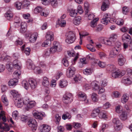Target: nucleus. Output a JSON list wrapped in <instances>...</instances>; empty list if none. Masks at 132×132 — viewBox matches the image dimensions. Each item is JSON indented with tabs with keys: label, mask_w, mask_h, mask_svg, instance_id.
<instances>
[{
	"label": "nucleus",
	"mask_w": 132,
	"mask_h": 132,
	"mask_svg": "<svg viewBox=\"0 0 132 132\" xmlns=\"http://www.w3.org/2000/svg\"><path fill=\"white\" fill-rule=\"evenodd\" d=\"M118 44H116L114 47L112 48L110 53V56L111 57H114L121 51V43L118 42Z\"/></svg>",
	"instance_id": "nucleus-1"
},
{
	"label": "nucleus",
	"mask_w": 132,
	"mask_h": 132,
	"mask_svg": "<svg viewBox=\"0 0 132 132\" xmlns=\"http://www.w3.org/2000/svg\"><path fill=\"white\" fill-rule=\"evenodd\" d=\"M27 68L29 69L34 70L35 72L37 73H39L41 72V70L38 67H35V65L32 63V61L30 59H28L27 61Z\"/></svg>",
	"instance_id": "nucleus-2"
},
{
	"label": "nucleus",
	"mask_w": 132,
	"mask_h": 132,
	"mask_svg": "<svg viewBox=\"0 0 132 132\" xmlns=\"http://www.w3.org/2000/svg\"><path fill=\"white\" fill-rule=\"evenodd\" d=\"M115 22V20L112 18H110V16L108 14H105L103 16V18L101 20V22L104 24L106 25L110 22L113 23Z\"/></svg>",
	"instance_id": "nucleus-3"
},
{
	"label": "nucleus",
	"mask_w": 132,
	"mask_h": 132,
	"mask_svg": "<svg viewBox=\"0 0 132 132\" xmlns=\"http://www.w3.org/2000/svg\"><path fill=\"white\" fill-rule=\"evenodd\" d=\"M73 96L72 94L67 93L63 95V101L65 103L68 104L71 103L72 100Z\"/></svg>",
	"instance_id": "nucleus-4"
},
{
	"label": "nucleus",
	"mask_w": 132,
	"mask_h": 132,
	"mask_svg": "<svg viewBox=\"0 0 132 132\" xmlns=\"http://www.w3.org/2000/svg\"><path fill=\"white\" fill-rule=\"evenodd\" d=\"M76 39V37L75 33L72 31H70L68 33V35L65 41L68 44H71L73 43Z\"/></svg>",
	"instance_id": "nucleus-5"
},
{
	"label": "nucleus",
	"mask_w": 132,
	"mask_h": 132,
	"mask_svg": "<svg viewBox=\"0 0 132 132\" xmlns=\"http://www.w3.org/2000/svg\"><path fill=\"white\" fill-rule=\"evenodd\" d=\"M28 125L31 128L32 130H36L37 129V124L36 120L34 119H30L27 123Z\"/></svg>",
	"instance_id": "nucleus-6"
},
{
	"label": "nucleus",
	"mask_w": 132,
	"mask_h": 132,
	"mask_svg": "<svg viewBox=\"0 0 132 132\" xmlns=\"http://www.w3.org/2000/svg\"><path fill=\"white\" fill-rule=\"evenodd\" d=\"M76 71L75 68L71 66L67 69L66 73L67 76L69 78L72 77L74 75Z\"/></svg>",
	"instance_id": "nucleus-7"
},
{
	"label": "nucleus",
	"mask_w": 132,
	"mask_h": 132,
	"mask_svg": "<svg viewBox=\"0 0 132 132\" xmlns=\"http://www.w3.org/2000/svg\"><path fill=\"white\" fill-rule=\"evenodd\" d=\"M14 101L15 105L18 107H21L23 105V100L21 98L18 97L14 98Z\"/></svg>",
	"instance_id": "nucleus-8"
},
{
	"label": "nucleus",
	"mask_w": 132,
	"mask_h": 132,
	"mask_svg": "<svg viewBox=\"0 0 132 132\" xmlns=\"http://www.w3.org/2000/svg\"><path fill=\"white\" fill-rule=\"evenodd\" d=\"M110 4V3L108 0H105L103 2L101 6L102 10L105 11L108 8Z\"/></svg>",
	"instance_id": "nucleus-9"
},
{
	"label": "nucleus",
	"mask_w": 132,
	"mask_h": 132,
	"mask_svg": "<svg viewBox=\"0 0 132 132\" xmlns=\"http://www.w3.org/2000/svg\"><path fill=\"white\" fill-rule=\"evenodd\" d=\"M41 132H49L51 129V127L49 126L44 124L40 127Z\"/></svg>",
	"instance_id": "nucleus-10"
},
{
	"label": "nucleus",
	"mask_w": 132,
	"mask_h": 132,
	"mask_svg": "<svg viewBox=\"0 0 132 132\" xmlns=\"http://www.w3.org/2000/svg\"><path fill=\"white\" fill-rule=\"evenodd\" d=\"M120 117L123 120H125L127 118V114L126 112L123 110H121Z\"/></svg>",
	"instance_id": "nucleus-11"
},
{
	"label": "nucleus",
	"mask_w": 132,
	"mask_h": 132,
	"mask_svg": "<svg viewBox=\"0 0 132 132\" xmlns=\"http://www.w3.org/2000/svg\"><path fill=\"white\" fill-rule=\"evenodd\" d=\"M29 83L32 89H35L37 86V82L35 80L30 79L29 80Z\"/></svg>",
	"instance_id": "nucleus-12"
},
{
	"label": "nucleus",
	"mask_w": 132,
	"mask_h": 132,
	"mask_svg": "<svg viewBox=\"0 0 132 132\" xmlns=\"http://www.w3.org/2000/svg\"><path fill=\"white\" fill-rule=\"evenodd\" d=\"M38 35V34L36 32L34 33L31 35L29 39L30 42L31 43H34L36 41Z\"/></svg>",
	"instance_id": "nucleus-13"
},
{
	"label": "nucleus",
	"mask_w": 132,
	"mask_h": 132,
	"mask_svg": "<svg viewBox=\"0 0 132 132\" xmlns=\"http://www.w3.org/2000/svg\"><path fill=\"white\" fill-rule=\"evenodd\" d=\"M21 27L20 32L22 33H24L26 31L27 28L26 23L24 22H22L21 24Z\"/></svg>",
	"instance_id": "nucleus-14"
},
{
	"label": "nucleus",
	"mask_w": 132,
	"mask_h": 132,
	"mask_svg": "<svg viewBox=\"0 0 132 132\" xmlns=\"http://www.w3.org/2000/svg\"><path fill=\"white\" fill-rule=\"evenodd\" d=\"M123 73H122L121 72V73H119L117 71H115L113 72L112 74V76L114 78H116L118 77H121L123 76L125 72H123Z\"/></svg>",
	"instance_id": "nucleus-15"
},
{
	"label": "nucleus",
	"mask_w": 132,
	"mask_h": 132,
	"mask_svg": "<svg viewBox=\"0 0 132 132\" xmlns=\"http://www.w3.org/2000/svg\"><path fill=\"white\" fill-rule=\"evenodd\" d=\"M99 109L100 108L99 107L93 110L91 114V116L92 117L94 118L97 116L100 111Z\"/></svg>",
	"instance_id": "nucleus-16"
},
{
	"label": "nucleus",
	"mask_w": 132,
	"mask_h": 132,
	"mask_svg": "<svg viewBox=\"0 0 132 132\" xmlns=\"http://www.w3.org/2000/svg\"><path fill=\"white\" fill-rule=\"evenodd\" d=\"M132 79L130 77L127 78L124 77L122 78V82L125 84L130 85L131 83Z\"/></svg>",
	"instance_id": "nucleus-17"
},
{
	"label": "nucleus",
	"mask_w": 132,
	"mask_h": 132,
	"mask_svg": "<svg viewBox=\"0 0 132 132\" xmlns=\"http://www.w3.org/2000/svg\"><path fill=\"white\" fill-rule=\"evenodd\" d=\"M46 37V39L53 40L54 39L53 33L51 31L47 32Z\"/></svg>",
	"instance_id": "nucleus-18"
},
{
	"label": "nucleus",
	"mask_w": 132,
	"mask_h": 132,
	"mask_svg": "<svg viewBox=\"0 0 132 132\" xmlns=\"http://www.w3.org/2000/svg\"><path fill=\"white\" fill-rule=\"evenodd\" d=\"M33 115L36 119L42 120L43 119V117H44V115L40 113L34 112L33 113Z\"/></svg>",
	"instance_id": "nucleus-19"
},
{
	"label": "nucleus",
	"mask_w": 132,
	"mask_h": 132,
	"mask_svg": "<svg viewBox=\"0 0 132 132\" xmlns=\"http://www.w3.org/2000/svg\"><path fill=\"white\" fill-rule=\"evenodd\" d=\"M55 47L57 52H60L62 50L61 45L59 42H54L53 43Z\"/></svg>",
	"instance_id": "nucleus-20"
},
{
	"label": "nucleus",
	"mask_w": 132,
	"mask_h": 132,
	"mask_svg": "<svg viewBox=\"0 0 132 132\" xmlns=\"http://www.w3.org/2000/svg\"><path fill=\"white\" fill-rule=\"evenodd\" d=\"M36 105V103L34 101H31L27 105V110H28L29 109L34 108Z\"/></svg>",
	"instance_id": "nucleus-21"
},
{
	"label": "nucleus",
	"mask_w": 132,
	"mask_h": 132,
	"mask_svg": "<svg viewBox=\"0 0 132 132\" xmlns=\"http://www.w3.org/2000/svg\"><path fill=\"white\" fill-rule=\"evenodd\" d=\"M78 96L80 100L84 101L85 100L87 96L85 94L81 92H79L78 94Z\"/></svg>",
	"instance_id": "nucleus-22"
},
{
	"label": "nucleus",
	"mask_w": 132,
	"mask_h": 132,
	"mask_svg": "<svg viewBox=\"0 0 132 132\" xmlns=\"http://www.w3.org/2000/svg\"><path fill=\"white\" fill-rule=\"evenodd\" d=\"M18 82L17 79L14 78L11 79L8 82V84L9 86H15L16 85L17 83Z\"/></svg>",
	"instance_id": "nucleus-23"
},
{
	"label": "nucleus",
	"mask_w": 132,
	"mask_h": 132,
	"mask_svg": "<svg viewBox=\"0 0 132 132\" xmlns=\"http://www.w3.org/2000/svg\"><path fill=\"white\" fill-rule=\"evenodd\" d=\"M90 86L93 89L96 90L99 89V86L95 81H93L90 84Z\"/></svg>",
	"instance_id": "nucleus-24"
},
{
	"label": "nucleus",
	"mask_w": 132,
	"mask_h": 132,
	"mask_svg": "<svg viewBox=\"0 0 132 132\" xmlns=\"http://www.w3.org/2000/svg\"><path fill=\"white\" fill-rule=\"evenodd\" d=\"M81 20V17L80 16H78L75 18L73 23L76 25H78L80 23Z\"/></svg>",
	"instance_id": "nucleus-25"
},
{
	"label": "nucleus",
	"mask_w": 132,
	"mask_h": 132,
	"mask_svg": "<svg viewBox=\"0 0 132 132\" xmlns=\"http://www.w3.org/2000/svg\"><path fill=\"white\" fill-rule=\"evenodd\" d=\"M131 39L130 36L127 33L124 34L122 36V39L123 41L125 40L129 41Z\"/></svg>",
	"instance_id": "nucleus-26"
},
{
	"label": "nucleus",
	"mask_w": 132,
	"mask_h": 132,
	"mask_svg": "<svg viewBox=\"0 0 132 132\" xmlns=\"http://www.w3.org/2000/svg\"><path fill=\"white\" fill-rule=\"evenodd\" d=\"M50 83L48 78L46 77H44L43 78L42 82L43 85L45 87H47L49 85Z\"/></svg>",
	"instance_id": "nucleus-27"
},
{
	"label": "nucleus",
	"mask_w": 132,
	"mask_h": 132,
	"mask_svg": "<svg viewBox=\"0 0 132 132\" xmlns=\"http://www.w3.org/2000/svg\"><path fill=\"white\" fill-rule=\"evenodd\" d=\"M5 16L7 19L10 20L11 18L12 17L13 14L11 11H8L5 14Z\"/></svg>",
	"instance_id": "nucleus-28"
},
{
	"label": "nucleus",
	"mask_w": 132,
	"mask_h": 132,
	"mask_svg": "<svg viewBox=\"0 0 132 132\" xmlns=\"http://www.w3.org/2000/svg\"><path fill=\"white\" fill-rule=\"evenodd\" d=\"M81 77L80 75H76L73 78V80L75 82L77 83H80L81 82Z\"/></svg>",
	"instance_id": "nucleus-29"
},
{
	"label": "nucleus",
	"mask_w": 132,
	"mask_h": 132,
	"mask_svg": "<svg viewBox=\"0 0 132 132\" xmlns=\"http://www.w3.org/2000/svg\"><path fill=\"white\" fill-rule=\"evenodd\" d=\"M11 93L13 97L14 100V98L18 97L19 96L18 92L15 90H11Z\"/></svg>",
	"instance_id": "nucleus-30"
},
{
	"label": "nucleus",
	"mask_w": 132,
	"mask_h": 132,
	"mask_svg": "<svg viewBox=\"0 0 132 132\" xmlns=\"http://www.w3.org/2000/svg\"><path fill=\"white\" fill-rule=\"evenodd\" d=\"M93 71V70L92 69L88 68H86L83 71L84 73L86 75H90Z\"/></svg>",
	"instance_id": "nucleus-31"
},
{
	"label": "nucleus",
	"mask_w": 132,
	"mask_h": 132,
	"mask_svg": "<svg viewBox=\"0 0 132 132\" xmlns=\"http://www.w3.org/2000/svg\"><path fill=\"white\" fill-rule=\"evenodd\" d=\"M13 65L15 69H21L20 66L18 65V60H14L13 63Z\"/></svg>",
	"instance_id": "nucleus-32"
},
{
	"label": "nucleus",
	"mask_w": 132,
	"mask_h": 132,
	"mask_svg": "<svg viewBox=\"0 0 132 132\" xmlns=\"http://www.w3.org/2000/svg\"><path fill=\"white\" fill-rule=\"evenodd\" d=\"M99 117L101 118H106V116L105 111H102L99 112L98 114Z\"/></svg>",
	"instance_id": "nucleus-33"
},
{
	"label": "nucleus",
	"mask_w": 132,
	"mask_h": 132,
	"mask_svg": "<svg viewBox=\"0 0 132 132\" xmlns=\"http://www.w3.org/2000/svg\"><path fill=\"white\" fill-rule=\"evenodd\" d=\"M23 4L22 6L23 9H29V5L30 3L29 1L27 0L24 1L23 3Z\"/></svg>",
	"instance_id": "nucleus-34"
},
{
	"label": "nucleus",
	"mask_w": 132,
	"mask_h": 132,
	"mask_svg": "<svg viewBox=\"0 0 132 132\" xmlns=\"http://www.w3.org/2000/svg\"><path fill=\"white\" fill-rule=\"evenodd\" d=\"M98 20L97 18L94 19L90 23V26L92 28H94L96 26L97 24V21Z\"/></svg>",
	"instance_id": "nucleus-35"
},
{
	"label": "nucleus",
	"mask_w": 132,
	"mask_h": 132,
	"mask_svg": "<svg viewBox=\"0 0 132 132\" xmlns=\"http://www.w3.org/2000/svg\"><path fill=\"white\" fill-rule=\"evenodd\" d=\"M128 98V97L126 94L123 95L121 99L122 102L123 103H126L127 101Z\"/></svg>",
	"instance_id": "nucleus-36"
},
{
	"label": "nucleus",
	"mask_w": 132,
	"mask_h": 132,
	"mask_svg": "<svg viewBox=\"0 0 132 132\" xmlns=\"http://www.w3.org/2000/svg\"><path fill=\"white\" fill-rule=\"evenodd\" d=\"M98 96L95 93H93L92 95V100L95 102H96L98 101V99L97 97Z\"/></svg>",
	"instance_id": "nucleus-37"
},
{
	"label": "nucleus",
	"mask_w": 132,
	"mask_h": 132,
	"mask_svg": "<svg viewBox=\"0 0 132 132\" xmlns=\"http://www.w3.org/2000/svg\"><path fill=\"white\" fill-rule=\"evenodd\" d=\"M77 11L72 10L70 11L69 14L71 16L75 17L77 15Z\"/></svg>",
	"instance_id": "nucleus-38"
},
{
	"label": "nucleus",
	"mask_w": 132,
	"mask_h": 132,
	"mask_svg": "<svg viewBox=\"0 0 132 132\" xmlns=\"http://www.w3.org/2000/svg\"><path fill=\"white\" fill-rule=\"evenodd\" d=\"M66 22L64 20L59 19L58 21V24L61 27H63L65 25Z\"/></svg>",
	"instance_id": "nucleus-39"
},
{
	"label": "nucleus",
	"mask_w": 132,
	"mask_h": 132,
	"mask_svg": "<svg viewBox=\"0 0 132 132\" xmlns=\"http://www.w3.org/2000/svg\"><path fill=\"white\" fill-rule=\"evenodd\" d=\"M107 69L109 71H113L116 69V67L113 65H108L107 67Z\"/></svg>",
	"instance_id": "nucleus-40"
},
{
	"label": "nucleus",
	"mask_w": 132,
	"mask_h": 132,
	"mask_svg": "<svg viewBox=\"0 0 132 132\" xmlns=\"http://www.w3.org/2000/svg\"><path fill=\"white\" fill-rule=\"evenodd\" d=\"M67 85V81L63 80L61 81L59 84V85L61 88H63L65 87Z\"/></svg>",
	"instance_id": "nucleus-41"
},
{
	"label": "nucleus",
	"mask_w": 132,
	"mask_h": 132,
	"mask_svg": "<svg viewBox=\"0 0 132 132\" xmlns=\"http://www.w3.org/2000/svg\"><path fill=\"white\" fill-rule=\"evenodd\" d=\"M84 9L85 12V14H87L89 11L88 7H89V4L88 3L86 2L84 4Z\"/></svg>",
	"instance_id": "nucleus-42"
},
{
	"label": "nucleus",
	"mask_w": 132,
	"mask_h": 132,
	"mask_svg": "<svg viewBox=\"0 0 132 132\" xmlns=\"http://www.w3.org/2000/svg\"><path fill=\"white\" fill-rule=\"evenodd\" d=\"M122 125L120 123L118 125L114 126V128L115 130L117 131H118L122 129Z\"/></svg>",
	"instance_id": "nucleus-43"
},
{
	"label": "nucleus",
	"mask_w": 132,
	"mask_h": 132,
	"mask_svg": "<svg viewBox=\"0 0 132 132\" xmlns=\"http://www.w3.org/2000/svg\"><path fill=\"white\" fill-rule=\"evenodd\" d=\"M43 9L42 7L40 6H37L35 9L34 13L37 14L40 12L42 11Z\"/></svg>",
	"instance_id": "nucleus-44"
},
{
	"label": "nucleus",
	"mask_w": 132,
	"mask_h": 132,
	"mask_svg": "<svg viewBox=\"0 0 132 132\" xmlns=\"http://www.w3.org/2000/svg\"><path fill=\"white\" fill-rule=\"evenodd\" d=\"M114 42L112 40L111 38H109L105 42V44L106 45H111L114 44Z\"/></svg>",
	"instance_id": "nucleus-45"
},
{
	"label": "nucleus",
	"mask_w": 132,
	"mask_h": 132,
	"mask_svg": "<svg viewBox=\"0 0 132 132\" xmlns=\"http://www.w3.org/2000/svg\"><path fill=\"white\" fill-rule=\"evenodd\" d=\"M22 5V4L21 3L18 2H16L15 3L16 8L18 10H20L21 9Z\"/></svg>",
	"instance_id": "nucleus-46"
},
{
	"label": "nucleus",
	"mask_w": 132,
	"mask_h": 132,
	"mask_svg": "<svg viewBox=\"0 0 132 132\" xmlns=\"http://www.w3.org/2000/svg\"><path fill=\"white\" fill-rule=\"evenodd\" d=\"M22 86H24L26 89H27L29 87L27 81L26 80H24L22 82Z\"/></svg>",
	"instance_id": "nucleus-47"
},
{
	"label": "nucleus",
	"mask_w": 132,
	"mask_h": 132,
	"mask_svg": "<svg viewBox=\"0 0 132 132\" xmlns=\"http://www.w3.org/2000/svg\"><path fill=\"white\" fill-rule=\"evenodd\" d=\"M51 3L53 7H55L57 5L58 3L57 0H51Z\"/></svg>",
	"instance_id": "nucleus-48"
},
{
	"label": "nucleus",
	"mask_w": 132,
	"mask_h": 132,
	"mask_svg": "<svg viewBox=\"0 0 132 132\" xmlns=\"http://www.w3.org/2000/svg\"><path fill=\"white\" fill-rule=\"evenodd\" d=\"M112 122L114 124V126L121 123L120 121L118 118H114L113 119Z\"/></svg>",
	"instance_id": "nucleus-49"
},
{
	"label": "nucleus",
	"mask_w": 132,
	"mask_h": 132,
	"mask_svg": "<svg viewBox=\"0 0 132 132\" xmlns=\"http://www.w3.org/2000/svg\"><path fill=\"white\" fill-rule=\"evenodd\" d=\"M117 24L118 25L122 26L124 23L123 20L122 19H119L117 20Z\"/></svg>",
	"instance_id": "nucleus-50"
},
{
	"label": "nucleus",
	"mask_w": 132,
	"mask_h": 132,
	"mask_svg": "<svg viewBox=\"0 0 132 132\" xmlns=\"http://www.w3.org/2000/svg\"><path fill=\"white\" fill-rule=\"evenodd\" d=\"M129 11V9L128 7L125 6L122 8V12L124 14H126Z\"/></svg>",
	"instance_id": "nucleus-51"
},
{
	"label": "nucleus",
	"mask_w": 132,
	"mask_h": 132,
	"mask_svg": "<svg viewBox=\"0 0 132 132\" xmlns=\"http://www.w3.org/2000/svg\"><path fill=\"white\" fill-rule=\"evenodd\" d=\"M125 60L118 59V64L120 66L123 65L125 62Z\"/></svg>",
	"instance_id": "nucleus-52"
},
{
	"label": "nucleus",
	"mask_w": 132,
	"mask_h": 132,
	"mask_svg": "<svg viewBox=\"0 0 132 132\" xmlns=\"http://www.w3.org/2000/svg\"><path fill=\"white\" fill-rule=\"evenodd\" d=\"M2 100L3 103L5 104V105L7 106L8 105V103L7 102V100L5 98L4 95H3L2 97Z\"/></svg>",
	"instance_id": "nucleus-53"
},
{
	"label": "nucleus",
	"mask_w": 132,
	"mask_h": 132,
	"mask_svg": "<svg viewBox=\"0 0 132 132\" xmlns=\"http://www.w3.org/2000/svg\"><path fill=\"white\" fill-rule=\"evenodd\" d=\"M54 47V44L53 46L51 47L50 49V53H54L57 51L56 49Z\"/></svg>",
	"instance_id": "nucleus-54"
},
{
	"label": "nucleus",
	"mask_w": 132,
	"mask_h": 132,
	"mask_svg": "<svg viewBox=\"0 0 132 132\" xmlns=\"http://www.w3.org/2000/svg\"><path fill=\"white\" fill-rule=\"evenodd\" d=\"M62 62L65 67H68L69 65V62L65 58H64L62 60Z\"/></svg>",
	"instance_id": "nucleus-55"
},
{
	"label": "nucleus",
	"mask_w": 132,
	"mask_h": 132,
	"mask_svg": "<svg viewBox=\"0 0 132 132\" xmlns=\"http://www.w3.org/2000/svg\"><path fill=\"white\" fill-rule=\"evenodd\" d=\"M18 70L15 71L13 74V75L15 76V77H18L21 74V72L19 70L20 69Z\"/></svg>",
	"instance_id": "nucleus-56"
},
{
	"label": "nucleus",
	"mask_w": 132,
	"mask_h": 132,
	"mask_svg": "<svg viewBox=\"0 0 132 132\" xmlns=\"http://www.w3.org/2000/svg\"><path fill=\"white\" fill-rule=\"evenodd\" d=\"M117 38V36L116 35L114 34H113L111 35V36L110 38H111L112 40L114 42L116 40Z\"/></svg>",
	"instance_id": "nucleus-57"
},
{
	"label": "nucleus",
	"mask_w": 132,
	"mask_h": 132,
	"mask_svg": "<svg viewBox=\"0 0 132 132\" xmlns=\"http://www.w3.org/2000/svg\"><path fill=\"white\" fill-rule=\"evenodd\" d=\"M56 119V124H59V121H60L61 118L58 115H56L55 117Z\"/></svg>",
	"instance_id": "nucleus-58"
},
{
	"label": "nucleus",
	"mask_w": 132,
	"mask_h": 132,
	"mask_svg": "<svg viewBox=\"0 0 132 132\" xmlns=\"http://www.w3.org/2000/svg\"><path fill=\"white\" fill-rule=\"evenodd\" d=\"M18 113L16 111H14L12 113V116L13 118L16 119L18 117Z\"/></svg>",
	"instance_id": "nucleus-59"
},
{
	"label": "nucleus",
	"mask_w": 132,
	"mask_h": 132,
	"mask_svg": "<svg viewBox=\"0 0 132 132\" xmlns=\"http://www.w3.org/2000/svg\"><path fill=\"white\" fill-rule=\"evenodd\" d=\"M98 66L101 68H103L105 67V63L100 61L98 63Z\"/></svg>",
	"instance_id": "nucleus-60"
},
{
	"label": "nucleus",
	"mask_w": 132,
	"mask_h": 132,
	"mask_svg": "<svg viewBox=\"0 0 132 132\" xmlns=\"http://www.w3.org/2000/svg\"><path fill=\"white\" fill-rule=\"evenodd\" d=\"M77 13L78 12L80 14H82L83 12V10L82 9V8L81 6L80 5H79L78 7V9H77Z\"/></svg>",
	"instance_id": "nucleus-61"
},
{
	"label": "nucleus",
	"mask_w": 132,
	"mask_h": 132,
	"mask_svg": "<svg viewBox=\"0 0 132 132\" xmlns=\"http://www.w3.org/2000/svg\"><path fill=\"white\" fill-rule=\"evenodd\" d=\"M30 48H26L24 50V53L27 55H29L30 53Z\"/></svg>",
	"instance_id": "nucleus-62"
},
{
	"label": "nucleus",
	"mask_w": 132,
	"mask_h": 132,
	"mask_svg": "<svg viewBox=\"0 0 132 132\" xmlns=\"http://www.w3.org/2000/svg\"><path fill=\"white\" fill-rule=\"evenodd\" d=\"M15 44L16 45H20L22 44L23 42L21 40H17L15 41Z\"/></svg>",
	"instance_id": "nucleus-63"
},
{
	"label": "nucleus",
	"mask_w": 132,
	"mask_h": 132,
	"mask_svg": "<svg viewBox=\"0 0 132 132\" xmlns=\"http://www.w3.org/2000/svg\"><path fill=\"white\" fill-rule=\"evenodd\" d=\"M98 54L101 59L105 57L106 56V54L103 52H100Z\"/></svg>",
	"instance_id": "nucleus-64"
}]
</instances>
